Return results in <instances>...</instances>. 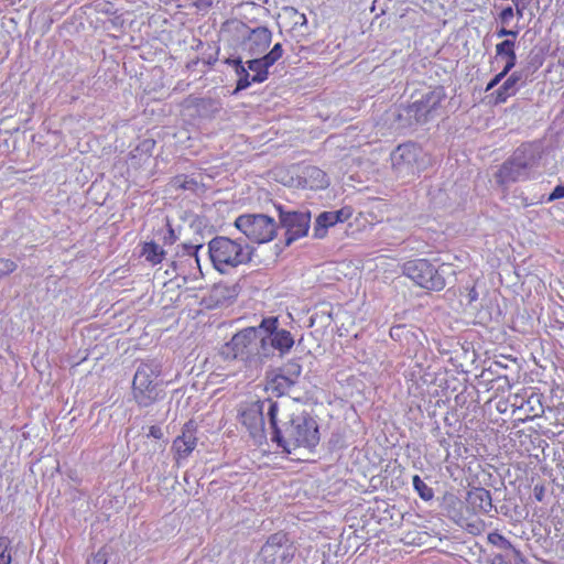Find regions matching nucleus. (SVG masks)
I'll return each mask as SVG.
<instances>
[{
	"instance_id": "nucleus-39",
	"label": "nucleus",
	"mask_w": 564,
	"mask_h": 564,
	"mask_svg": "<svg viewBox=\"0 0 564 564\" xmlns=\"http://www.w3.org/2000/svg\"><path fill=\"white\" fill-rule=\"evenodd\" d=\"M260 327L265 329L268 333L273 335V333L278 332V318L276 317H267L261 321Z\"/></svg>"
},
{
	"instance_id": "nucleus-20",
	"label": "nucleus",
	"mask_w": 564,
	"mask_h": 564,
	"mask_svg": "<svg viewBox=\"0 0 564 564\" xmlns=\"http://www.w3.org/2000/svg\"><path fill=\"white\" fill-rule=\"evenodd\" d=\"M187 108H193L199 116H206L208 112L218 110V102L209 97H188L185 99Z\"/></svg>"
},
{
	"instance_id": "nucleus-17",
	"label": "nucleus",
	"mask_w": 564,
	"mask_h": 564,
	"mask_svg": "<svg viewBox=\"0 0 564 564\" xmlns=\"http://www.w3.org/2000/svg\"><path fill=\"white\" fill-rule=\"evenodd\" d=\"M466 503L474 513H488L492 509L490 491L481 487L473 488L467 492Z\"/></svg>"
},
{
	"instance_id": "nucleus-21",
	"label": "nucleus",
	"mask_w": 564,
	"mask_h": 564,
	"mask_svg": "<svg viewBox=\"0 0 564 564\" xmlns=\"http://www.w3.org/2000/svg\"><path fill=\"white\" fill-rule=\"evenodd\" d=\"M141 256L152 265H158L164 260L165 251L156 242L147 241L142 245Z\"/></svg>"
},
{
	"instance_id": "nucleus-24",
	"label": "nucleus",
	"mask_w": 564,
	"mask_h": 564,
	"mask_svg": "<svg viewBox=\"0 0 564 564\" xmlns=\"http://www.w3.org/2000/svg\"><path fill=\"white\" fill-rule=\"evenodd\" d=\"M250 40L259 50H264L271 43L272 33L268 28H257L252 31Z\"/></svg>"
},
{
	"instance_id": "nucleus-3",
	"label": "nucleus",
	"mask_w": 564,
	"mask_h": 564,
	"mask_svg": "<svg viewBox=\"0 0 564 564\" xmlns=\"http://www.w3.org/2000/svg\"><path fill=\"white\" fill-rule=\"evenodd\" d=\"M162 367L159 362L143 361L137 368L132 381L134 401L143 408L154 404L160 399Z\"/></svg>"
},
{
	"instance_id": "nucleus-11",
	"label": "nucleus",
	"mask_w": 564,
	"mask_h": 564,
	"mask_svg": "<svg viewBox=\"0 0 564 564\" xmlns=\"http://www.w3.org/2000/svg\"><path fill=\"white\" fill-rule=\"evenodd\" d=\"M422 150L414 143L400 144L391 155L392 166L399 173L420 172L419 159Z\"/></svg>"
},
{
	"instance_id": "nucleus-10",
	"label": "nucleus",
	"mask_w": 564,
	"mask_h": 564,
	"mask_svg": "<svg viewBox=\"0 0 564 564\" xmlns=\"http://www.w3.org/2000/svg\"><path fill=\"white\" fill-rule=\"evenodd\" d=\"M198 425L195 420L191 419L185 422L172 443V453L175 462L180 464L186 460L195 451L198 444Z\"/></svg>"
},
{
	"instance_id": "nucleus-27",
	"label": "nucleus",
	"mask_w": 564,
	"mask_h": 564,
	"mask_svg": "<svg viewBox=\"0 0 564 564\" xmlns=\"http://www.w3.org/2000/svg\"><path fill=\"white\" fill-rule=\"evenodd\" d=\"M412 484L415 491L423 500L429 501L434 497L433 489L426 485L419 475L413 476Z\"/></svg>"
},
{
	"instance_id": "nucleus-23",
	"label": "nucleus",
	"mask_w": 564,
	"mask_h": 564,
	"mask_svg": "<svg viewBox=\"0 0 564 564\" xmlns=\"http://www.w3.org/2000/svg\"><path fill=\"white\" fill-rule=\"evenodd\" d=\"M248 68L253 72L252 82L254 83H263L269 75V66L263 61V58H256L247 62Z\"/></svg>"
},
{
	"instance_id": "nucleus-44",
	"label": "nucleus",
	"mask_w": 564,
	"mask_h": 564,
	"mask_svg": "<svg viewBox=\"0 0 564 564\" xmlns=\"http://www.w3.org/2000/svg\"><path fill=\"white\" fill-rule=\"evenodd\" d=\"M150 435L154 438H161L162 437V431L160 427L152 425L150 427Z\"/></svg>"
},
{
	"instance_id": "nucleus-25",
	"label": "nucleus",
	"mask_w": 564,
	"mask_h": 564,
	"mask_svg": "<svg viewBox=\"0 0 564 564\" xmlns=\"http://www.w3.org/2000/svg\"><path fill=\"white\" fill-rule=\"evenodd\" d=\"M487 540L490 544L503 550L511 552L516 556L520 554V552L512 545V543L505 538L502 534L498 532H491L488 534Z\"/></svg>"
},
{
	"instance_id": "nucleus-48",
	"label": "nucleus",
	"mask_w": 564,
	"mask_h": 564,
	"mask_svg": "<svg viewBox=\"0 0 564 564\" xmlns=\"http://www.w3.org/2000/svg\"><path fill=\"white\" fill-rule=\"evenodd\" d=\"M247 415H248V413H246V412H243V413H242V417H243V421H242V422H243L245 424H247V421H246Z\"/></svg>"
},
{
	"instance_id": "nucleus-45",
	"label": "nucleus",
	"mask_w": 564,
	"mask_h": 564,
	"mask_svg": "<svg viewBox=\"0 0 564 564\" xmlns=\"http://www.w3.org/2000/svg\"><path fill=\"white\" fill-rule=\"evenodd\" d=\"M307 20H306V17L304 13L300 14L299 15V20L296 21V23H300L302 25L306 24Z\"/></svg>"
},
{
	"instance_id": "nucleus-38",
	"label": "nucleus",
	"mask_w": 564,
	"mask_h": 564,
	"mask_svg": "<svg viewBox=\"0 0 564 564\" xmlns=\"http://www.w3.org/2000/svg\"><path fill=\"white\" fill-rule=\"evenodd\" d=\"M532 1L533 0H512L518 19H522L524 17V11L531 6Z\"/></svg>"
},
{
	"instance_id": "nucleus-26",
	"label": "nucleus",
	"mask_w": 564,
	"mask_h": 564,
	"mask_svg": "<svg viewBox=\"0 0 564 564\" xmlns=\"http://www.w3.org/2000/svg\"><path fill=\"white\" fill-rule=\"evenodd\" d=\"M178 248L177 254L180 257H186L189 262L193 261L199 268L198 251L203 248V245L182 243Z\"/></svg>"
},
{
	"instance_id": "nucleus-12",
	"label": "nucleus",
	"mask_w": 564,
	"mask_h": 564,
	"mask_svg": "<svg viewBox=\"0 0 564 564\" xmlns=\"http://www.w3.org/2000/svg\"><path fill=\"white\" fill-rule=\"evenodd\" d=\"M444 97L442 88L431 90L423 95L421 99L409 105L408 112L413 115L417 122H426L430 116L440 108Z\"/></svg>"
},
{
	"instance_id": "nucleus-32",
	"label": "nucleus",
	"mask_w": 564,
	"mask_h": 564,
	"mask_svg": "<svg viewBox=\"0 0 564 564\" xmlns=\"http://www.w3.org/2000/svg\"><path fill=\"white\" fill-rule=\"evenodd\" d=\"M510 72V68L502 67V69L489 80L485 88V91L489 94V91L494 89L498 84H500L507 77V75H509Z\"/></svg>"
},
{
	"instance_id": "nucleus-5",
	"label": "nucleus",
	"mask_w": 564,
	"mask_h": 564,
	"mask_svg": "<svg viewBox=\"0 0 564 564\" xmlns=\"http://www.w3.org/2000/svg\"><path fill=\"white\" fill-rule=\"evenodd\" d=\"M297 553L291 535L283 531L271 533L258 553V564H290Z\"/></svg>"
},
{
	"instance_id": "nucleus-47",
	"label": "nucleus",
	"mask_w": 564,
	"mask_h": 564,
	"mask_svg": "<svg viewBox=\"0 0 564 564\" xmlns=\"http://www.w3.org/2000/svg\"><path fill=\"white\" fill-rule=\"evenodd\" d=\"M254 420L259 421L260 424L262 423V417L260 413L254 412Z\"/></svg>"
},
{
	"instance_id": "nucleus-41",
	"label": "nucleus",
	"mask_w": 564,
	"mask_h": 564,
	"mask_svg": "<svg viewBox=\"0 0 564 564\" xmlns=\"http://www.w3.org/2000/svg\"><path fill=\"white\" fill-rule=\"evenodd\" d=\"M561 198H564V185L555 186L552 193L550 194L547 200L553 202Z\"/></svg>"
},
{
	"instance_id": "nucleus-46",
	"label": "nucleus",
	"mask_w": 564,
	"mask_h": 564,
	"mask_svg": "<svg viewBox=\"0 0 564 564\" xmlns=\"http://www.w3.org/2000/svg\"><path fill=\"white\" fill-rule=\"evenodd\" d=\"M403 328H404V326H397V327H393V328L390 330V336H391V338H394V337H395V334H394V332H395V330H401V329H403Z\"/></svg>"
},
{
	"instance_id": "nucleus-18",
	"label": "nucleus",
	"mask_w": 564,
	"mask_h": 564,
	"mask_svg": "<svg viewBox=\"0 0 564 564\" xmlns=\"http://www.w3.org/2000/svg\"><path fill=\"white\" fill-rule=\"evenodd\" d=\"M547 411L556 426H564V388L552 389Z\"/></svg>"
},
{
	"instance_id": "nucleus-9",
	"label": "nucleus",
	"mask_w": 564,
	"mask_h": 564,
	"mask_svg": "<svg viewBox=\"0 0 564 564\" xmlns=\"http://www.w3.org/2000/svg\"><path fill=\"white\" fill-rule=\"evenodd\" d=\"M283 370H272L265 376V391L274 397H282L292 389L301 376L302 367L297 362H289Z\"/></svg>"
},
{
	"instance_id": "nucleus-19",
	"label": "nucleus",
	"mask_w": 564,
	"mask_h": 564,
	"mask_svg": "<svg viewBox=\"0 0 564 564\" xmlns=\"http://www.w3.org/2000/svg\"><path fill=\"white\" fill-rule=\"evenodd\" d=\"M496 58L505 59L503 67L512 69L517 64L516 41L503 40L496 45Z\"/></svg>"
},
{
	"instance_id": "nucleus-2",
	"label": "nucleus",
	"mask_w": 564,
	"mask_h": 564,
	"mask_svg": "<svg viewBox=\"0 0 564 564\" xmlns=\"http://www.w3.org/2000/svg\"><path fill=\"white\" fill-rule=\"evenodd\" d=\"M208 253L213 267L220 273L251 261L252 251L247 243L218 236L208 242Z\"/></svg>"
},
{
	"instance_id": "nucleus-22",
	"label": "nucleus",
	"mask_w": 564,
	"mask_h": 564,
	"mask_svg": "<svg viewBox=\"0 0 564 564\" xmlns=\"http://www.w3.org/2000/svg\"><path fill=\"white\" fill-rule=\"evenodd\" d=\"M271 345L278 349L281 354H286L291 350L294 345L292 334L286 329H279L271 336Z\"/></svg>"
},
{
	"instance_id": "nucleus-36",
	"label": "nucleus",
	"mask_w": 564,
	"mask_h": 564,
	"mask_svg": "<svg viewBox=\"0 0 564 564\" xmlns=\"http://www.w3.org/2000/svg\"><path fill=\"white\" fill-rule=\"evenodd\" d=\"M514 15L516 9L509 6L501 10V12L498 15V20L502 25H508Z\"/></svg>"
},
{
	"instance_id": "nucleus-6",
	"label": "nucleus",
	"mask_w": 564,
	"mask_h": 564,
	"mask_svg": "<svg viewBox=\"0 0 564 564\" xmlns=\"http://www.w3.org/2000/svg\"><path fill=\"white\" fill-rule=\"evenodd\" d=\"M402 270L406 278L427 291L440 292L446 285L444 275L427 259L409 260L403 264Z\"/></svg>"
},
{
	"instance_id": "nucleus-16",
	"label": "nucleus",
	"mask_w": 564,
	"mask_h": 564,
	"mask_svg": "<svg viewBox=\"0 0 564 564\" xmlns=\"http://www.w3.org/2000/svg\"><path fill=\"white\" fill-rule=\"evenodd\" d=\"M527 167L528 164L525 162L509 159L498 170L496 181L501 186L518 182L524 174Z\"/></svg>"
},
{
	"instance_id": "nucleus-28",
	"label": "nucleus",
	"mask_w": 564,
	"mask_h": 564,
	"mask_svg": "<svg viewBox=\"0 0 564 564\" xmlns=\"http://www.w3.org/2000/svg\"><path fill=\"white\" fill-rule=\"evenodd\" d=\"M11 540L8 536H0V564H11Z\"/></svg>"
},
{
	"instance_id": "nucleus-14",
	"label": "nucleus",
	"mask_w": 564,
	"mask_h": 564,
	"mask_svg": "<svg viewBox=\"0 0 564 564\" xmlns=\"http://www.w3.org/2000/svg\"><path fill=\"white\" fill-rule=\"evenodd\" d=\"M352 216L350 207H343L335 212H323L316 219L313 228V236L317 239L326 237L328 228L334 227L338 223H344Z\"/></svg>"
},
{
	"instance_id": "nucleus-15",
	"label": "nucleus",
	"mask_w": 564,
	"mask_h": 564,
	"mask_svg": "<svg viewBox=\"0 0 564 564\" xmlns=\"http://www.w3.org/2000/svg\"><path fill=\"white\" fill-rule=\"evenodd\" d=\"M282 224L286 228L289 240L299 239L308 231L310 216L299 212L286 213L282 216Z\"/></svg>"
},
{
	"instance_id": "nucleus-40",
	"label": "nucleus",
	"mask_w": 564,
	"mask_h": 564,
	"mask_svg": "<svg viewBox=\"0 0 564 564\" xmlns=\"http://www.w3.org/2000/svg\"><path fill=\"white\" fill-rule=\"evenodd\" d=\"M519 34L518 30H509L506 28V25H502L500 29L497 30V36L503 37V36H511L513 41H516L517 36Z\"/></svg>"
},
{
	"instance_id": "nucleus-4",
	"label": "nucleus",
	"mask_w": 564,
	"mask_h": 564,
	"mask_svg": "<svg viewBox=\"0 0 564 564\" xmlns=\"http://www.w3.org/2000/svg\"><path fill=\"white\" fill-rule=\"evenodd\" d=\"M264 348V338L256 327H246L236 333L221 349L226 359L251 362L261 359V350Z\"/></svg>"
},
{
	"instance_id": "nucleus-1",
	"label": "nucleus",
	"mask_w": 564,
	"mask_h": 564,
	"mask_svg": "<svg viewBox=\"0 0 564 564\" xmlns=\"http://www.w3.org/2000/svg\"><path fill=\"white\" fill-rule=\"evenodd\" d=\"M268 416L272 427V442H275L282 452L291 455L296 451L313 453L321 441L317 421L306 412L293 415L282 426L278 425L279 405L269 401Z\"/></svg>"
},
{
	"instance_id": "nucleus-37",
	"label": "nucleus",
	"mask_w": 564,
	"mask_h": 564,
	"mask_svg": "<svg viewBox=\"0 0 564 564\" xmlns=\"http://www.w3.org/2000/svg\"><path fill=\"white\" fill-rule=\"evenodd\" d=\"M17 269L14 261L10 259H0V278L12 273Z\"/></svg>"
},
{
	"instance_id": "nucleus-7",
	"label": "nucleus",
	"mask_w": 564,
	"mask_h": 564,
	"mask_svg": "<svg viewBox=\"0 0 564 564\" xmlns=\"http://www.w3.org/2000/svg\"><path fill=\"white\" fill-rule=\"evenodd\" d=\"M235 226L250 241L265 243L276 236L278 225L274 218L263 214H243L236 218Z\"/></svg>"
},
{
	"instance_id": "nucleus-29",
	"label": "nucleus",
	"mask_w": 564,
	"mask_h": 564,
	"mask_svg": "<svg viewBox=\"0 0 564 564\" xmlns=\"http://www.w3.org/2000/svg\"><path fill=\"white\" fill-rule=\"evenodd\" d=\"M283 55V47L281 43L274 44L271 51L265 54L262 58L267 63L269 67H271L275 62H278Z\"/></svg>"
},
{
	"instance_id": "nucleus-35",
	"label": "nucleus",
	"mask_w": 564,
	"mask_h": 564,
	"mask_svg": "<svg viewBox=\"0 0 564 564\" xmlns=\"http://www.w3.org/2000/svg\"><path fill=\"white\" fill-rule=\"evenodd\" d=\"M307 175L310 177H314V178L318 180L321 183V187H324L328 184L326 173L318 167L312 166V167L307 169Z\"/></svg>"
},
{
	"instance_id": "nucleus-42",
	"label": "nucleus",
	"mask_w": 564,
	"mask_h": 564,
	"mask_svg": "<svg viewBox=\"0 0 564 564\" xmlns=\"http://www.w3.org/2000/svg\"><path fill=\"white\" fill-rule=\"evenodd\" d=\"M534 498L536 501L541 502L544 498L545 488L543 485H535L533 489Z\"/></svg>"
},
{
	"instance_id": "nucleus-30",
	"label": "nucleus",
	"mask_w": 564,
	"mask_h": 564,
	"mask_svg": "<svg viewBox=\"0 0 564 564\" xmlns=\"http://www.w3.org/2000/svg\"><path fill=\"white\" fill-rule=\"evenodd\" d=\"M237 73L239 75V79L237 82L236 90L246 89L253 83L252 77L250 78L249 73L242 65L239 66Z\"/></svg>"
},
{
	"instance_id": "nucleus-8",
	"label": "nucleus",
	"mask_w": 564,
	"mask_h": 564,
	"mask_svg": "<svg viewBox=\"0 0 564 564\" xmlns=\"http://www.w3.org/2000/svg\"><path fill=\"white\" fill-rule=\"evenodd\" d=\"M508 402L514 411L523 412V421L540 417L545 411L543 394L531 387L522 388L519 392L510 394Z\"/></svg>"
},
{
	"instance_id": "nucleus-43",
	"label": "nucleus",
	"mask_w": 564,
	"mask_h": 564,
	"mask_svg": "<svg viewBox=\"0 0 564 564\" xmlns=\"http://www.w3.org/2000/svg\"><path fill=\"white\" fill-rule=\"evenodd\" d=\"M490 564H512V562L502 554H496L490 560Z\"/></svg>"
},
{
	"instance_id": "nucleus-31",
	"label": "nucleus",
	"mask_w": 564,
	"mask_h": 564,
	"mask_svg": "<svg viewBox=\"0 0 564 564\" xmlns=\"http://www.w3.org/2000/svg\"><path fill=\"white\" fill-rule=\"evenodd\" d=\"M510 72V68L502 67V69L489 80L485 88V91L489 94V91L494 89L498 84H500L507 77V75H509Z\"/></svg>"
},
{
	"instance_id": "nucleus-33",
	"label": "nucleus",
	"mask_w": 564,
	"mask_h": 564,
	"mask_svg": "<svg viewBox=\"0 0 564 564\" xmlns=\"http://www.w3.org/2000/svg\"><path fill=\"white\" fill-rule=\"evenodd\" d=\"M466 530L473 535H479L486 530V523L484 520L476 519L467 522Z\"/></svg>"
},
{
	"instance_id": "nucleus-34",
	"label": "nucleus",
	"mask_w": 564,
	"mask_h": 564,
	"mask_svg": "<svg viewBox=\"0 0 564 564\" xmlns=\"http://www.w3.org/2000/svg\"><path fill=\"white\" fill-rule=\"evenodd\" d=\"M87 564H108V552L106 547H101L93 554V556L87 561Z\"/></svg>"
},
{
	"instance_id": "nucleus-13",
	"label": "nucleus",
	"mask_w": 564,
	"mask_h": 564,
	"mask_svg": "<svg viewBox=\"0 0 564 564\" xmlns=\"http://www.w3.org/2000/svg\"><path fill=\"white\" fill-rule=\"evenodd\" d=\"M522 75L520 72H513L505 78L502 84L494 91L487 94L482 98V104L487 106H498L506 104L510 97H513L519 91L518 83L521 80Z\"/></svg>"
}]
</instances>
